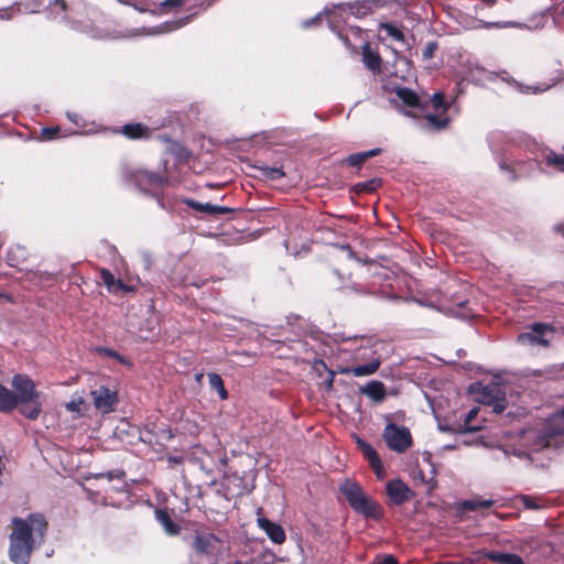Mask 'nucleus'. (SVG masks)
<instances>
[{"label":"nucleus","instance_id":"1","mask_svg":"<svg viewBox=\"0 0 564 564\" xmlns=\"http://www.w3.org/2000/svg\"><path fill=\"white\" fill-rule=\"evenodd\" d=\"M9 557L14 564H29L35 538L44 540L48 523L41 513H30L26 519L15 517L11 521Z\"/></svg>","mask_w":564,"mask_h":564},{"label":"nucleus","instance_id":"2","mask_svg":"<svg viewBox=\"0 0 564 564\" xmlns=\"http://www.w3.org/2000/svg\"><path fill=\"white\" fill-rule=\"evenodd\" d=\"M339 491L349 507L358 514L375 521H380L383 518L384 511L381 505L367 495L357 481L346 479L339 486Z\"/></svg>","mask_w":564,"mask_h":564},{"label":"nucleus","instance_id":"3","mask_svg":"<svg viewBox=\"0 0 564 564\" xmlns=\"http://www.w3.org/2000/svg\"><path fill=\"white\" fill-rule=\"evenodd\" d=\"M427 101V106L434 110V113H426L424 116V124L423 128L429 131H442L445 130L451 118L447 113L451 102L446 100V95L443 91L434 93Z\"/></svg>","mask_w":564,"mask_h":564},{"label":"nucleus","instance_id":"4","mask_svg":"<svg viewBox=\"0 0 564 564\" xmlns=\"http://www.w3.org/2000/svg\"><path fill=\"white\" fill-rule=\"evenodd\" d=\"M387 446L397 453H404L413 445V438L406 426H399L389 422L382 432Z\"/></svg>","mask_w":564,"mask_h":564},{"label":"nucleus","instance_id":"5","mask_svg":"<svg viewBox=\"0 0 564 564\" xmlns=\"http://www.w3.org/2000/svg\"><path fill=\"white\" fill-rule=\"evenodd\" d=\"M357 358L369 359V362L351 368H343L340 372L346 375L351 373L355 377H366L376 373L382 362L381 357L377 355L373 346L358 349Z\"/></svg>","mask_w":564,"mask_h":564},{"label":"nucleus","instance_id":"6","mask_svg":"<svg viewBox=\"0 0 564 564\" xmlns=\"http://www.w3.org/2000/svg\"><path fill=\"white\" fill-rule=\"evenodd\" d=\"M11 386L17 391L14 394L18 405L40 398V392L36 390L34 381L28 375H14L11 380Z\"/></svg>","mask_w":564,"mask_h":564},{"label":"nucleus","instance_id":"7","mask_svg":"<svg viewBox=\"0 0 564 564\" xmlns=\"http://www.w3.org/2000/svg\"><path fill=\"white\" fill-rule=\"evenodd\" d=\"M384 90L394 93L404 106L424 112L427 109V101L422 99L413 89L401 87L388 82L383 85Z\"/></svg>","mask_w":564,"mask_h":564},{"label":"nucleus","instance_id":"8","mask_svg":"<svg viewBox=\"0 0 564 564\" xmlns=\"http://www.w3.org/2000/svg\"><path fill=\"white\" fill-rule=\"evenodd\" d=\"M221 544V540L214 533L196 531L192 542V549L198 555L213 556Z\"/></svg>","mask_w":564,"mask_h":564},{"label":"nucleus","instance_id":"9","mask_svg":"<svg viewBox=\"0 0 564 564\" xmlns=\"http://www.w3.org/2000/svg\"><path fill=\"white\" fill-rule=\"evenodd\" d=\"M530 333H521L517 337L519 344L540 345L543 347L550 346V340L545 338L546 333H554V327L545 323H533L530 325Z\"/></svg>","mask_w":564,"mask_h":564},{"label":"nucleus","instance_id":"10","mask_svg":"<svg viewBox=\"0 0 564 564\" xmlns=\"http://www.w3.org/2000/svg\"><path fill=\"white\" fill-rule=\"evenodd\" d=\"M355 438L358 448L362 453L364 457L368 460L369 466L373 470L377 478L380 480L383 479L386 477V470L377 451L372 447V445H370L359 436H355Z\"/></svg>","mask_w":564,"mask_h":564},{"label":"nucleus","instance_id":"11","mask_svg":"<svg viewBox=\"0 0 564 564\" xmlns=\"http://www.w3.org/2000/svg\"><path fill=\"white\" fill-rule=\"evenodd\" d=\"M387 495L391 503L401 506L413 497L410 487L401 479L389 480L386 485Z\"/></svg>","mask_w":564,"mask_h":564},{"label":"nucleus","instance_id":"12","mask_svg":"<svg viewBox=\"0 0 564 564\" xmlns=\"http://www.w3.org/2000/svg\"><path fill=\"white\" fill-rule=\"evenodd\" d=\"M91 397L95 408L104 413L112 412L118 402L117 392L102 386L91 391Z\"/></svg>","mask_w":564,"mask_h":564},{"label":"nucleus","instance_id":"13","mask_svg":"<svg viewBox=\"0 0 564 564\" xmlns=\"http://www.w3.org/2000/svg\"><path fill=\"white\" fill-rule=\"evenodd\" d=\"M32 257L30 250L20 243L13 245L7 252L8 264L21 271L29 270V261Z\"/></svg>","mask_w":564,"mask_h":564},{"label":"nucleus","instance_id":"14","mask_svg":"<svg viewBox=\"0 0 564 564\" xmlns=\"http://www.w3.org/2000/svg\"><path fill=\"white\" fill-rule=\"evenodd\" d=\"M382 0H361L354 3L339 4L338 8H347L351 15L365 18L372 13L375 9L383 7Z\"/></svg>","mask_w":564,"mask_h":564},{"label":"nucleus","instance_id":"15","mask_svg":"<svg viewBox=\"0 0 564 564\" xmlns=\"http://www.w3.org/2000/svg\"><path fill=\"white\" fill-rule=\"evenodd\" d=\"M257 524L273 543L282 544L285 542V531L279 523H275L268 518L259 517L257 519Z\"/></svg>","mask_w":564,"mask_h":564},{"label":"nucleus","instance_id":"16","mask_svg":"<svg viewBox=\"0 0 564 564\" xmlns=\"http://www.w3.org/2000/svg\"><path fill=\"white\" fill-rule=\"evenodd\" d=\"M359 392L368 397L375 403H381L387 395L386 386L379 380H371L367 384L361 386Z\"/></svg>","mask_w":564,"mask_h":564},{"label":"nucleus","instance_id":"17","mask_svg":"<svg viewBox=\"0 0 564 564\" xmlns=\"http://www.w3.org/2000/svg\"><path fill=\"white\" fill-rule=\"evenodd\" d=\"M120 132L130 140L148 139L151 135L150 128L142 122L126 123L120 128Z\"/></svg>","mask_w":564,"mask_h":564},{"label":"nucleus","instance_id":"18","mask_svg":"<svg viewBox=\"0 0 564 564\" xmlns=\"http://www.w3.org/2000/svg\"><path fill=\"white\" fill-rule=\"evenodd\" d=\"M326 15H327V21H328L329 28L338 34V37L343 41L345 46L356 50L357 45L351 43L347 31L344 29H337V26H336V23L340 19V14H338L335 10H330V11H326Z\"/></svg>","mask_w":564,"mask_h":564},{"label":"nucleus","instance_id":"19","mask_svg":"<svg viewBox=\"0 0 564 564\" xmlns=\"http://www.w3.org/2000/svg\"><path fill=\"white\" fill-rule=\"evenodd\" d=\"M362 48V61L368 69L378 73L381 68V57L380 55L372 51L370 44L365 42L361 44Z\"/></svg>","mask_w":564,"mask_h":564},{"label":"nucleus","instance_id":"20","mask_svg":"<svg viewBox=\"0 0 564 564\" xmlns=\"http://www.w3.org/2000/svg\"><path fill=\"white\" fill-rule=\"evenodd\" d=\"M484 556L498 564H525L520 555L513 553L487 551L484 553Z\"/></svg>","mask_w":564,"mask_h":564},{"label":"nucleus","instance_id":"21","mask_svg":"<svg viewBox=\"0 0 564 564\" xmlns=\"http://www.w3.org/2000/svg\"><path fill=\"white\" fill-rule=\"evenodd\" d=\"M155 519L164 528V531L170 535H177L181 532V525L177 524L170 516L167 510L158 509L155 511Z\"/></svg>","mask_w":564,"mask_h":564},{"label":"nucleus","instance_id":"22","mask_svg":"<svg viewBox=\"0 0 564 564\" xmlns=\"http://www.w3.org/2000/svg\"><path fill=\"white\" fill-rule=\"evenodd\" d=\"M380 148H376L366 152H359L348 155L343 162L349 166L360 167L368 159L377 156L381 153Z\"/></svg>","mask_w":564,"mask_h":564},{"label":"nucleus","instance_id":"23","mask_svg":"<svg viewBox=\"0 0 564 564\" xmlns=\"http://www.w3.org/2000/svg\"><path fill=\"white\" fill-rule=\"evenodd\" d=\"M17 406L14 392L0 383V412L9 413Z\"/></svg>","mask_w":564,"mask_h":564},{"label":"nucleus","instance_id":"24","mask_svg":"<svg viewBox=\"0 0 564 564\" xmlns=\"http://www.w3.org/2000/svg\"><path fill=\"white\" fill-rule=\"evenodd\" d=\"M544 162L546 166L564 173V147L560 153L553 150L546 151L544 153Z\"/></svg>","mask_w":564,"mask_h":564},{"label":"nucleus","instance_id":"25","mask_svg":"<svg viewBox=\"0 0 564 564\" xmlns=\"http://www.w3.org/2000/svg\"><path fill=\"white\" fill-rule=\"evenodd\" d=\"M19 405V412L29 420H36L42 412V404L39 399Z\"/></svg>","mask_w":564,"mask_h":564},{"label":"nucleus","instance_id":"26","mask_svg":"<svg viewBox=\"0 0 564 564\" xmlns=\"http://www.w3.org/2000/svg\"><path fill=\"white\" fill-rule=\"evenodd\" d=\"M381 186V180L380 178H371L365 182L356 183L351 191L357 194H371L376 192Z\"/></svg>","mask_w":564,"mask_h":564},{"label":"nucleus","instance_id":"27","mask_svg":"<svg viewBox=\"0 0 564 564\" xmlns=\"http://www.w3.org/2000/svg\"><path fill=\"white\" fill-rule=\"evenodd\" d=\"M502 392L499 384H487L481 388L479 401L484 404L491 405V403L496 400L495 397L500 395Z\"/></svg>","mask_w":564,"mask_h":564},{"label":"nucleus","instance_id":"28","mask_svg":"<svg viewBox=\"0 0 564 564\" xmlns=\"http://www.w3.org/2000/svg\"><path fill=\"white\" fill-rule=\"evenodd\" d=\"M207 377L210 388L217 391L220 400H227L228 391L225 388L223 378L216 372H209Z\"/></svg>","mask_w":564,"mask_h":564},{"label":"nucleus","instance_id":"29","mask_svg":"<svg viewBox=\"0 0 564 564\" xmlns=\"http://www.w3.org/2000/svg\"><path fill=\"white\" fill-rule=\"evenodd\" d=\"M494 505H495V500H492V499L474 498V499L464 500L462 502V508L464 510H468V511H476L479 509L490 508Z\"/></svg>","mask_w":564,"mask_h":564},{"label":"nucleus","instance_id":"30","mask_svg":"<svg viewBox=\"0 0 564 564\" xmlns=\"http://www.w3.org/2000/svg\"><path fill=\"white\" fill-rule=\"evenodd\" d=\"M256 169L260 172V175L270 181H278L285 176V173L282 167H271L268 165L256 166Z\"/></svg>","mask_w":564,"mask_h":564},{"label":"nucleus","instance_id":"31","mask_svg":"<svg viewBox=\"0 0 564 564\" xmlns=\"http://www.w3.org/2000/svg\"><path fill=\"white\" fill-rule=\"evenodd\" d=\"M100 279L105 286L107 288V290L110 293L116 294L117 283L119 279H116L111 271L106 268L100 269Z\"/></svg>","mask_w":564,"mask_h":564},{"label":"nucleus","instance_id":"32","mask_svg":"<svg viewBox=\"0 0 564 564\" xmlns=\"http://www.w3.org/2000/svg\"><path fill=\"white\" fill-rule=\"evenodd\" d=\"M564 419V406L551 419L547 432L551 436L563 435L564 425H557V421Z\"/></svg>","mask_w":564,"mask_h":564},{"label":"nucleus","instance_id":"33","mask_svg":"<svg viewBox=\"0 0 564 564\" xmlns=\"http://www.w3.org/2000/svg\"><path fill=\"white\" fill-rule=\"evenodd\" d=\"M202 213L207 214V215H229V214H234L235 209L230 208V207L218 206V205H213L210 203H205L203 205Z\"/></svg>","mask_w":564,"mask_h":564},{"label":"nucleus","instance_id":"34","mask_svg":"<svg viewBox=\"0 0 564 564\" xmlns=\"http://www.w3.org/2000/svg\"><path fill=\"white\" fill-rule=\"evenodd\" d=\"M61 132V128L58 126L56 127H44L41 129L40 133V140L42 141H51L58 137Z\"/></svg>","mask_w":564,"mask_h":564},{"label":"nucleus","instance_id":"35","mask_svg":"<svg viewBox=\"0 0 564 564\" xmlns=\"http://www.w3.org/2000/svg\"><path fill=\"white\" fill-rule=\"evenodd\" d=\"M48 10L54 14L65 15L68 10V4L66 0H53L48 4Z\"/></svg>","mask_w":564,"mask_h":564},{"label":"nucleus","instance_id":"36","mask_svg":"<svg viewBox=\"0 0 564 564\" xmlns=\"http://www.w3.org/2000/svg\"><path fill=\"white\" fill-rule=\"evenodd\" d=\"M382 29L387 32V34L397 40V41H403L404 40V34L403 32L395 25L391 24V23H384L382 24Z\"/></svg>","mask_w":564,"mask_h":564},{"label":"nucleus","instance_id":"37","mask_svg":"<svg viewBox=\"0 0 564 564\" xmlns=\"http://www.w3.org/2000/svg\"><path fill=\"white\" fill-rule=\"evenodd\" d=\"M496 400L491 403L490 406H492V410L495 413H502L506 409H507V398H506V393L502 391L500 393V395L498 397H495Z\"/></svg>","mask_w":564,"mask_h":564},{"label":"nucleus","instance_id":"38","mask_svg":"<svg viewBox=\"0 0 564 564\" xmlns=\"http://www.w3.org/2000/svg\"><path fill=\"white\" fill-rule=\"evenodd\" d=\"M139 175L142 180L147 181L152 186L162 185V177L158 173L140 172Z\"/></svg>","mask_w":564,"mask_h":564},{"label":"nucleus","instance_id":"39","mask_svg":"<svg viewBox=\"0 0 564 564\" xmlns=\"http://www.w3.org/2000/svg\"><path fill=\"white\" fill-rule=\"evenodd\" d=\"M184 4V0H164L160 3V10L162 13H169L173 9L181 8Z\"/></svg>","mask_w":564,"mask_h":564},{"label":"nucleus","instance_id":"40","mask_svg":"<svg viewBox=\"0 0 564 564\" xmlns=\"http://www.w3.org/2000/svg\"><path fill=\"white\" fill-rule=\"evenodd\" d=\"M99 352L105 355V356H107V357H110V358H113V359L118 360L122 365H129L128 360L122 355H120L118 351H116L113 349L100 348Z\"/></svg>","mask_w":564,"mask_h":564},{"label":"nucleus","instance_id":"41","mask_svg":"<svg viewBox=\"0 0 564 564\" xmlns=\"http://www.w3.org/2000/svg\"><path fill=\"white\" fill-rule=\"evenodd\" d=\"M438 48V44L435 41H431L426 43V45L423 48L422 56L423 59H430L435 55V52Z\"/></svg>","mask_w":564,"mask_h":564},{"label":"nucleus","instance_id":"42","mask_svg":"<svg viewBox=\"0 0 564 564\" xmlns=\"http://www.w3.org/2000/svg\"><path fill=\"white\" fill-rule=\"evenodd\" d=\"M477 413H478V410L476 408L471 409L467 413V415H466V417L464 420V431L471 432V431H477L478 430L476 427H470V425H469L471 420H474L476 417Z\"/></svg>","mask_w":564,"mask_h":564},{"label":"nucleus","instance_id":"43","mask_svg":"<svg viewBox=\"0 0 564 564\" xmlns=\"http://www.w3.org/2000/svg\"><path fill=\"white\" fill-rule=\"evenodd\" d=\"M181 203L191 207L192 209H194L198 213H202L203 205H204V203H200L198 200H195V199L188 198V197L182 198Z\"/></svg>","mask_w":564,"mask_h":564},{"label":"nucleus","instance_id":"44","mask_svg":"<svg viewBox=\"0 0 564 564\" xmlns=\"http://www.w3.org/2000/svg\"><path fill=\"white\" fill-rule=\"evenodd\" d=\"M521 501L527 509H532V510L540 509V506L538 505L535 499L529 495L521 496Z\"/></svg>","mask_w":564,"mask_h":564},{"label":"nucleus","instance_id":"45","mask_svg":"<svg viewBox=\"0 0 564 564\" xmlns=\"http://www.w3.org/2000/svg\"><path fill=\"white\" fill-rule=\"evenodd\" d=\"M119 292H121V293H133V292H135V288L124 283L120 279V280H118V283H117L116 294H118Z\"/></svg>","mask_w":564,"mask_h":564},{"label":"nucleus","instance_id":"46","mask_svg":"<svg viewBox=\"0 0 564 564\" xmlns=\"http://www.w3.org/2000/svg\"><path fill=\"white\" fill-rule=\"evenodd\" d=\"M371 564H398L393 555H386L383 558L372 562Z\"/></svg>","mask_w":564,"mask_h":564},{"label":"nucleus","instance_id":"47","mask_svg":"<svg viewBox=\"0 0 564 564\" xmlns=\"http://www.w3.org/2000/svg\"><path fill=\"white\" fill-rule=\"evenodd\" d=\"M321 21H322V17H321V14H318V15L310 19V20L304 21L303 22V26L304 28H308L311 25H317V24L321 23Z\"/></svg>","mask_w":564,"mask_h":564},{"label":"nucleus","instance_id":"48","mask_svg":"<svg viewBox=\"0 0 564 564\" xmlns=\"http://www.w3.org/2000/svg\"><path fill=\"white\" fill-rule=\"evenodd\" d=\"M349 32H350L355 37H358V39L362 40V39H361V36H362V30H361L360 28H358V26H350V28H349Z\"/></svg>","mask_w":564,"mask_h":564},{"label":"nucleus","instance_id":"49","mask_svg":"<svg viewBox=\"0 0 564 564\" xmlns=\"http://www.w3.org/2000/svg\"><path fill=\"white\" fill-rule=\"evenodd\" d=\"M334 380H335V372L329 370V376H328V379L326 381L327 390H332L333 389Z\"/></svg>","mask_w":564,"mask_h":564},{"label":"nucleus","instance_id":"50","mask_svg":"<svg viewBox=\"0 0 564 564\" xmlns=\"http://www.w3.org/2000/svg\"><path fill=\"white\" fill-rule=\"evenodd\" d=\"M4 448L3 447H0V475H2L3 473V469L6 468V464H4Z\"/></svg>","mask_w":564,"mask_h":564},{"label":"nucleus","instance_id":"51","mask_svg":"<svg viewBox=\"0 0 564 564\" xmlns=\"http://www.w3.org/2000/svg\"><path fill=\"white\" fill-rule=\"evenodd\" d=\"M434 564H474V562L471 560L466 558L460 562H440Z\"/></svg>","mask_w":564,"mask_h":564},{"label":"nucleus","instance_id":"52","mask_svg":"<svg viewBox=\"0 0 564 564\" xmlns=\"http://www.w3.org/2000/svg\"><path fill=\"white\" fill-rule=\"evenodd\" d=\"M67 117H68V119H69L70 121H73L74 123L78 124V120H77L78 115H77V113H70V112H68V113H67Z\"/></svg>","mask_w":564,"mask_h":564},{"label":"nucleus","instance_id":"53","mask_svg":"<svg viewBox=\"0 0 564 564\" xmlns=\"http://www.w3.org/2000/svg\"><path fill=\"white\" fill-rule=\"evenodd\" d=\"M555 230L564 237V224L557 225Z\"/></svg>","mask_w":564,"mask_h":564},{"label":"nucleus","instance_id":"54","mask_svg":"<svg viewBox=\"0 0 564 564\" xmlns=\"http://www.w3.org/2000/svg\"><path fill=\"white\" fill-rule=\"evenodd\" d=\"M354 289L358 292H361V293H367V291L361 286V285H358V286H354Z\"/></svg>","mask_w":564,"mask_h":564},{"label":"nucleus","instance_id":"55","mask_svg":"<svg viewBox=\"0 0 564 564\" xmlns=\"http://www.w3.org/2000/svg\"><path fill=\"white\" fill-rule=\"evenodd\" d=\"M485 3L488 6V7H494L496 4V0H486Z\"/></svg>","mask_w":564,"mask_h":564},{"label":"nucleus","instance_id":"56","mask_svg":"<svg viewBox=\"0 0 564 564\" xmlns=\"http://www.w3.org/2000/svg\"><path fill=\"white\" fill-rule=\"evenodd\" d=\"M46 280H47V281H53V280H54L53 274L47 273V274H46Z\"/></svg>","mask_w":564,"mask_h":564},{"label":"nucleus","instance_id":"57","mask_svg":"<svg viewBox=\"0 0 564 564\" xmlns=\"http://www.w3.org/2000/svg\"><path fill=\"white\" fill-rule=\"evenodd\" d=\"M499 24L498 23H487V26H498Z\"/></svg>","mask_w":564,"mask_h":564},{"label":"nucleus","instance_id":"58","mask_svg":"<svg viewBox=\"0 0 564 564\" xmlns=\"http://www.w3.org/2000/svg\"><path fill=\"white\" fill-rule=\"evenodd\" d=\"M405 115L410 116V117H416L415 115H413L411 111H405Z\"/></svg>","mask_w":564,"mask_h":564},{"label":"nucleus","instance_id":"59","mask_svg":"<svg viewBox=\"0 0 564 564\" xmlns=\"http://www.w3.org/2000/svg\"><path fill=\"white\" fill-rule=\"evenodd\" d=\"M234 564H247V563H245L242 561H236Z\"/></svg>","mask_w":564,"mask_h":564},{"label":"nucleus","instance_id":"60","mask_svg":"<svg viewBox=\"0 0 564 564\" xmlns=\"http://www.w3.org/2000/svg\"><path fill=\"white\" fill-rule=\"evenodd\" d=\"M402 61H403L406 65H409V64H410V62H409L406 58H403Z\"/></svg>","mask_w":564,"mask_h":564},{"label":"nucleus","instance_id":"61","mask_svg":"<svg viewBox=\"0 0 564 564\" xmlns=\"http://www.w3.org/2000/svg\"><path fill=\"white\" fill-rule=\"evenodd\" d=\"M1 297H7V295H4L3 293L0 292V299Z\"/></svg>","mask_w":564,"mask_h":564}]
</instances>
